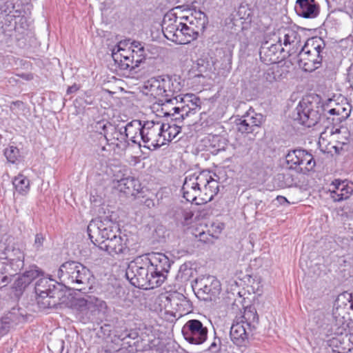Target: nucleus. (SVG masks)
Here are the masks:
<instances>
[{
  "mask_svg": "<svg viewBox=\"0 0 353 353\" xmlns=\"http://www.w3.org/2000/svg\"><path fill=\"white\" fill-rule=\"evenodd\" d=\"M242 318L245 321H243V324L245 323L250 330L255 329L259 321L256 310L252 305L245 308Z\"/></svg>",
  "mask_w": 353,
  "mask_h": 353,
  "instance_id": "34",
  "label": "nucleus"
},
{
  "mask_svg": "<svg viewBox=\"0 0 353 353\" xmlns=\"http://www.w3.org/2000/svg\"><path fill=\"white\" fill-rule=\"evenodd\" d=\"M132 54L131 56H133V62H134V70L137 68L141 66L142 63H144L148 59L150 60V57H148V54L146 53L147 51L138 52L135 49H131Z\"/></svg>",
  "mask_w": 353,
  "mask_h": 353,
  "instance_id": "50",
  "label": "nucleus"
},
{
  "mask_svg": "<svg viewBox=\"0 0 353 353\" xmlns=\"http://www.w3.org/2000/svg\"><path fill=\"white\" fill-rule=\"evenodd\" d=\"M150 261H148L146 254L136 257L130 261L125 270V276L130 283L140 289H148L149 282L146 270Z\"/></svg>",
  "mask_w": 353,
  "mask_h": 353,
  "instance_id": "8",
  "label": "nucleus"
},
{
  "mask_svg": "<svg viewBox=\"0 0 353 353\" xmlns=\"http://www.w3.org/2000/svg\"><path fill=\"white\" fill-rule=\"evenodd\" d=\"M275 179L278 181V185L281 188H291L297 184L296 178L289 172L278 174Z\"/></svg>",
  "mask_w": 353,
  "mask_h": 353,
  "instance_id": "42",
  "label": "nucleus"
},
{
  "mask_svg": "<svg viewBox=\"0 0 353 353\" xmlns=\"http://www.w3.org/2000/svg\"><path fill=\"white\" fill-rule=\"evenodd\" d=\"M174 38V39L172 40V42L177 44H185V41L186 40L185 39L184 32L182 30V22L181 23L180 27L176 30Z\"/></svg>",
  "mask_w": 353,
  "mask_h": 353,
  "instance_id": "58",
  "label": "nucleus"
},
{
  "mask_svg": "<svg viewBox=\"0 0 353 353\" xmlns=\"http://www.w3.org/2000/svg\"><path fill=\"white\" fill-rule=\"evenodd\" d=\"M4 316L8 319V321H10L12 326L19 324L24 320L23 315L20 313L19 310L15 308H12Z\"/></svg>",
  "mask_w": 353,
  "mask_h": 353,
  "instance_id": "51",
  "label": "nucleus"
},
{
  "mask_svg": "<svg viewBox=\"0 0 353 353\" xmlns=\"http://www.w3.org/2000/svg\"><path fill=\"white\" fill-rule=\"evenodd\" d=\"M322 107L303 98L292 114V118L299 124L307 128L316 125L322 118Z\"/></svg>",
  "mask_w": 353,
  "mask_h": 353,
  "instance_id": "7",
  "label": "nucleus"
},
{
  "mask_svg": "<svg viewBox=\"0 0 353 353\" xmlns=\"http://www.w3.org/2000/svg\"><path fill=\"white\" fill-rule=\"evenodd\" d=\"M188 177H191L192 181L196 185V187L199 188H201L206 187L210 181L213 179L210 175L209 172L203 171L200 172L199 174H193L188 176Z\"/></svg>",
  "mask_w": 353,
  "mask_h": 353,
  "instance_id": "41",
  "label": "nucleus"
},
{
  "mask_svg": "<svg viewBox=\"0 0 353 353\" xmlns=\"http://www.w3.org/2000/svg\"><path fill=\"white\" fill-rule=\"evenodd\" d=\"M12 325L4 316L0 319V336L7 334Z\"/></svg>",
  "mask_w": 353,
  "mask_h": 353,
  "instance_id": "57",
  "label": "nucleus"
},
{
  "mask_svg": "<svg viewBox=\"0 0 353 353\" xmlns=\"http://www.w3.org/2000/svg\"><path fill=\"white\" fill-rule=\"evenodd\" d=\"M92 132L100 134L106 141L109 131L112 130V124L106 119L92 122L90 125Z\"/></svg>",
  "mask_w": 353,
  "mask_h": 353,
  "instance_id": "33",
  "label": "nucleus"
},
{
  "mask_svg": "<svg viewBox=\"0 0 353 353\" xmlns=\"http://www.w3.org/2000/svg\"><path fill=\"white\" fill-rule=\"evenodd\" d=\"M122 171V176L118 181L120 190L131 195L139 193L141 190V184L138 179L131 175V169L124 166Z\"/></svg>",
  "mask_w": 353,
  "mask_h": 353,
  "instance_id": "15",
  "label": "nucleus"
},
{
  "mask_svg": "<svg viewBox=\"0 0 353 353\" xmlns=\"http://www.w3.org/2000/svg\"><path fill=\"white\" fill-rule=\"evenodd\" d=\"M181 21L178 20L176 13H167L163 19L162 31L165 37L172 41L176 30L180 27Z\"/></svg>",
  "mask_w": 353,
  "mask_h": 353,
  "instance_id": "22",
  "label": "nucleus"
},
{
  "mask_svg": "<svg viewBox=\"0 0 353 353\" xmlns=\"http://www.w3.org/2000/svg\"><path fill=\"white\" fill-rule=\"evenodd\" d=\"M172 218L178 226H188L193 223L194 212L190 209L176 206L172 208Z\"/></svg>",
  "mask_w": 353,
  "mask_h": 353,
  "instance_id": "25",
  "label": "nucleus"
},
{
  "mask_svg": "<svg viewBox=\"0 0 353 353\" xmlns=\"http://www.w3.org/2000/svg\"><path fill=\"white\" fill-rule=\"evenodd\" d=\"M150 264L146 270L149 280L148 289L158 288L165 281L171 266V261L164 254L152 252L146 254Z\"/></svg>",
  "mask_w": 353,
  "mask_h": 353,
  "instance_id": "5",
  "label": "nucleus"
},
{
  "mask_svg": "<svg viewBox=\"0 0 353 353\" xmlns=\"http://www.w3.org/2000/svg\"><path fill=\"white\" fill-rule=\"evenodd\" d=\"M79 99L83 101L85 105H92L94 103V98L89 91L85 92L81 97H79Z\"/></svg>",
  "mask_w": 353,
  "mask_h": 353,
  "instance_id": "59",
  "label": "nucleus"
},
{
  "mask_svg": "<svg viewBox=\"0 0 353 353\" xmlns=\"http://www.w3.org/2000/svg\"><path fill=\"white\" fill-rule=\"evenodd\" d=\"M321 107L323 108L322 111L324 115H325L326 113H328L331 115H341L343 118L348 116V113H345V114H343L346 110L345 108L339 103H336L335 101L332 99H328V103Z\"/></svg>",
  "mask_w": 353,
  "mask_h": 353,
  "instance_id": "36",
  "label": "nucleus"
},
{
  "mask_svg": "<svg viewBox=\"0 0 353 353\" xmlns=\"http://www.w3.org/2000/svg\"><path fill=\"white\" fill-rule=\"evenodd\" d=\"M210 146L214 149L212 152L224 150L226 146V140L220 135H212L209 139Z\"/></svg>",
  "mask_w": 353,
  "mask_h": 353,
  "instance_id": "47",
  "label": "nucleus"
},
{
  "mask_svg": "<svg viewBox=\"0 0 353 353\" xmlns=\"http://www.w3.org/2000/svg\"><path fill=\"white\" fill-rule=\"evenodd\" d=\"M279 44L272 43L269 45L268 42L263 43L260 48L259 56L261 61L266 65L275 64L278 62V52L283 50L281 48V39L279 38Z\"/></svg>",
  "mask_w": 353,
  "mask_h": 353,
  "instance_id": "18",
  "label": "nucleus"
},
{
  "mask_svg": "<svg viewBox=\"0 0 353 353\" xmlns=\"http://www.w3.org/2000/svg\"><path fill=\"white\" fill-rule=\"evenodd\" d=\"M221 348L222 343L221 338L218 337L215 333L213 341L210 343L206 351H208L211 353H220L221 351Z\"/></svg>",
  "mask_w": 353,
  "mask_h": 353,
  "instance_id": "55",
  "label": "nucleus"
},
{
  "mask_svg": "<svg viewBox=\"0 0 353 353\" xmlns=\"http://www.w3.org/2000/svg\"><path fill=\"white\" fill-rule=\"evenodd\" d=\"M44 272L35 264H30L22 273H19L14 279L12 290L16 296H21L26 289L36 279L43 276Z\"/></svg>",
  "mask_w": 353,
  "mask_h": 353,
  "instance_id": "11",
  "label": "nucleus"
},
{
  "mask_svg": "<svg viewBox=\"0 0 353 353\" xmlns=\"http://www.w3.org/2000/svg\"><path fill=\"white\" fill-rule=\"evenodd\" d=\"M46 241V234L42 232H38L34 236V243L32 247L37 252H41L43 250V245Z\"/></svg>",
  "mask_w": 353,
  "mask_h": 353,
  "instance_id": "54",
  "label": "nucleus"
},
{
  "mask_svg": "<svg viewBox=\"0 0 353 353\" xmlns=\"http://www.w3.org/2000/svg\"><path fill=\"white\" fill-rule=\"evenodd\" d=\"M306 46V48H309V47H314V50L316 54H322V57L325 58L327 52V48L326 47L325 41L320 37H313L309 38L306 42L305 43Z\"/></svg>",
  "mask_w": 353,
  "mask_h": 353,
  "instance_id": "35",
  "label": "nucleus"
},
{
  "mask_svg": "<svg viewBox=\"0 0 353 353\" xmlns=\"http://www.w3.org/2000/svg\"><path fill=\"white\" fill-rule=\"evenodd\" d=\"M182 334L187 342L193 345H202L208 338L206 323L198 319H190L183 326Z\"/></svg>",
  "mask_w": 353,
  "mask_h": 353,
  "instance_id": "10",
  "label": "nucleus"
},
{
  "mask_svg": "<svg viewBox=\"0 0 353 353\" xmlns=\"http://www.w3.org/2000/svg\"><path fill=\"white\" fill-rule=\"evenodd\" d=\"M34 291L38 296V304L43 309L57 308L59 305L69 304L70 296L65 285L50 278L41 276L38 279Z\"/></svg>",
  "mask_w": 353,
  "mask_h": 353,
  "instance_id": "4",
  "label": "nucleus"
},
{
  "mask_svg": "<svg viewBox=\"0 0 353 353\" xmlns=\"http://www.w3.org/2000/svg\"><path fill=\"white\" fill-rule=\"evenodd\" d=\"M255 205L256 209L258 210L264 211L266 210L265 204L263 203V201L261 200L256 199Z\"/></svg>",
  "mask_w": 353,
  "mask_h": 353,
  "instance_id": "64",
  "label": "nucleus"
},
{
  "mask_svg": "<svg viewBox=\"0 0 353 353\" xmlns=\"http://www.w3.org/2000/svg\"><path fill=\"white\" fill-rule=\"evenodd\" d=\"M314 48L316 47L310 46L309 48H306L304 44L299 53V65L305 72H312L321 68L325 59L322 57V54H316Z\"/></svg>",
  "mask_w": 353,
  "mask_h": 353,
  "instance_id": "13",
  "label": "nucleus"
},
{
  "mask_svg": "<svg viewBox=\"0 0 353 353\" xmlns=\"http://www.w3.org/2000/svg\"><path fill=\"white\" fill-rule=\"evenodd\" d=\"M112 130L109 131V134L106 140V143L112 144L116 143L117 145L119 144L124 148H128L130 143L128 141V134L123 132V127L119 128L118 126L112 124Z\"/></svg>",
  "mask_w": 353,
  "mask_h": 353,
  "instance_id": "28",
  "label": "nucleus"
},
{
  "mask_svg": "<svg viewBox=\"0 0 353 353\" xmlns=\"http://www.w3.org/2000/svg\"><path fill=\"white\" fill-rule=\"evenodd\" d=\"M181 192L183 198L188 202L194 203L196 205L201 204V201H198V196L202 194L201 188L196 187L191 180V177L185 176L184 183L183 184Z\"/></svg>",
  "mask_w": 353,
  "mask_h": 353,
  "instance_id": "23",
  "label": "nucleus"
},
{
  "mask_svg": "<svg viewBox=\"0 0 353 353\" xmlns=\"http://www.w3.org/2000/svg\"><path fill=\"white\" fill-rule=\"evenodd\" d=\"M302 152L303 149H295L288 152L285 155V162L288 169L294 170L297 173H301V160L303 158Z\"/></svg>",
  "mask_w": 353,
  "mask_h": 353,
  "instance_id": "30",
  "label": "nucleus"
},
{
  "mask_svg": "<svg viewBox=\"0 0 353 353\" xmlns=\"http://www.w3.org/2000/svg\"><path fill=\"white\" fill-rule=\"evenodd\" d=\"M132 54L130 48L123 49L119 45L117 51H113L112 56L120 70L132 71L134 68Z\"/></svg>",
  "mask_w": 353,
  "mask_h": 353,
  "instance_id": "21",
  "label": "nucleus"
},
{
  "mask_svg": "<svg viewBox=\"0 0 353 353\" xmlns=\"http://www.w3.org/2000/svg\"><path fill=\"white\" fill-rule=\"evenodd\" d=\"M3 154L8 163L12 164H18L23 160V156L19 149L13 145H10L3 150Z\"/></svg>",
  "mask_w": 353,
  "mask_h": 353,
  "instance_id": "37",
  "label": "nucleus"
},
{
  "mask_svg": "<svg viewBox=\"0 0 353 353\" xmlns=\"http://www.w3.org/2000/svg\"><path fill=\"white\" fill-rule=\"evenodd\" d=\"M143 89L145 94L157 99L164 108L168 109L167 105L170 103L179 105L181 98L185 97L182 94H177L181 90V85L176 79L173 80L168 75H161L152 77L144 83Z\"/></svg>",
  "mask_w": 353,
  "mask_h": 353,
  "instance_id": "2",
  "label": "nucleus"
},
{
  "mask_svg": "<svg viewBox=\"0 0 353 353\" xmlns=\"http://www.w3.org/2000/svg\"><path fill=\"white\" fill-rule=\"evenodd\" d=\"M100 232L103 240L111 239L114 234H117L120 232L119 225L113 222L108 216L98 217Z\"/></svg>",
  "mask_w": 353,
  "mask_h": 353,
  "instance_id": "24",
  "label": "nucleus"
},
{
  "mask_svg": "<svg viewBox=\"0 0 353 353\" xmlns=\"http://www.w3.org/2000/svg\"><path fill=\"white\" fill-rule=\"evenodd\" d=\"M181 100L179 105H176L171 110H164V108H161L163 116L166 118V122H161L164 125L161 134L163 145L173 140L181 132V123L186 117L194 115L201 108L200 98L194 94H186Z\"/></svg>",
  "mask_w": 353,
  "mask_h": 353,
  "instance_id": "1",
  "label": "nucleus"
},
{
  "mask_svg": "<svg viewBox=\"0 0 353 353\" xmlns=\"http://www.w3.org/2000/svg\"><path fill=\"white\" fill-rule=\"evenodd\" d=\"M10 110L12 111H14L17 110H24V103L21 101H12L10 104Z\"/></svg>",
  "mask_w": 353,
  "mask_h": 353,
  "instance_id": "62",
  "label": "nucleus"
},
{
  "mask_svg": "<svg viewBox=\"0 0 353 353\" xmlns=\"http://www.w3.org/2000/svg\"><path fill=\"white\" fill-rule=\"evenodd\" d=\"M17 21H12V17H1L0 19V43L11 46L17 39Z\"/></svg>",
  "mask_w": 353,
  "mask_h": 353,
  "instance_id": "16",
  "label": "nucleus"
},
{
  "mask_svg": "<svg viewBox=\"0 0 353 353\" xmlns=\"http://www.w3.org/2000/svg\"><path fill=\"white\" fill-rule=\"evenodd\" d=\"M249 333L242 323L232 324L230 328V336L232 341L238 346H242L248 340Z\"/></svg>",
  "mask_w": 353,
  "mask_h": 353,
  "instance_id": "27",
  "label": "nucleus"
},
{
  "mask_svg": "<svg viewBox=\"0 0 353 353\" xmlns=\"http://www.w3.org/2000/svg\"><path fill=\"white\" fill-rule=\"evenodd\" d=\"M196 236L199 237L200 241H202L203 243H207L210 240V234L209 233H206L205 232H199V234L198 235L196 234Z\"/></svg>",
  "mask_w": 353,
  "mask_h": 353,
  "instance_id": "63",
  "label": "nucleus"
},
{
  "mask_svg": "<svg viewBox=\"0 0 353 353\" xmlns=\"http://www.w3.org/2000/svg\"><path fill=\"white\" fill-rule=\"evenodd\" d=\"M129 239L127 235H121V231L114 234L110 239L103 240L101 243V250H105L110 255H126L130 252L128 246Z\"/></svg>",
  "mask_w": 353,
  "mask_h": 353,
  "instance_id": "12",
  "label": "nucleus"
},
{
  "mask_svg": "<svg viewBox=\"0 0 353 353\" xmlns=\"http://www.w3.org/2000/svg\"><path fill=\"white\" fill-rule=\"evenodd\" d=\"M90 314L93 312L98 311H101L104 309H106L107 305L106 303L98 299L97 297L90 296Z\"/></svg>",
  "mask_w": 353,
  "mask_h": 353,
  "instance_id": "53",
  "label": "nucleus"
},
{
  "mask_svg": "<svg viewBox=\"0 0 353 353\" xmlns=\"http://www.w3.org/2000/svg\"><path fill=\"white\" fill-rule=\"evenodd\" d=\"M336 139V144L332 146L335 151L336 154H340L341 151L343 150V145L346 144V142L344 141H340L339 137H334Z\"/></svg>",
  "mask_w": 353,
  "mask_h": 353,
  "instance_id": "61",
  "label": "nucleus"
},
{
  "mask_svg": "<svg viewBox=\"0 0 353 353\" xmlns=\"http://www.w3.org/2000/svg\"><path fill=\"white\" fill-rule=\"evenodd\" d=\"M194 290H197L199 295H206L203 296V299H212V297L218 295L221 291V283L213 276H203L195 280V285L192 286Z\"/></svg>",
  "mask_w": 353,
  "mask_h": 353,
  "instance_id": "14",
  "label": "nucleus"
},
{
  "mask_svg": "<svg viewBox=\"0 0 353 353\" xmlns=\"http://www.w3.org/2000/svg\"><path fill=\"white\" fill-rule=\"evenodd\" d=\"M164 125L161 121H143L142 131H141V139L148 145L147 148L154 150L163 145L162 140V131Z\"/></svg>",
  "mask_w": 353,
  "mask_h": 353,
  "instance_id": "9",
  "label": "nucleus"
},
{
  "mask_svg": "<svg viewBox=\"0 0 353 353\" xmlns=\"http://www.w3.org/2000/svg\"><path fill=\"white\" fill-rule=\"evenodd\" d=\"M192 26H190L187 22L182 21V30L184 32L185 44L190 43L197 39L199 34L194 29Z\"/></svg>",
  "mask_w": 353,
  "mask_h": 353,
  "instance_id": "49",
  "label": "nucleus"
},
{
  "mask_svg": "<svg viewBox=\"0 0 353 353\" xmlns=\"http://www.w3.org/2000/svg\"><path fill=\"white\" fill-rule=\"evenodd\" d=\"M302 156L303 158H301V168L302 169L301 173L305 174L314 170L316 165V161L312 154L305 150H303Z\"/></svg>",
  "mask_w": 353,
  "mask_h": 353,
  "instance_id": "40",
  "label": "nucleus"
},
{
  "mask_svg": "<svg viewBox=\"0 0 353 353\" xmlns=\"http://www.w3.org/2000/svg\"><path fill=\"white\" fill-rule=\"evenodd\" d=\"M110 335H112L114 339H118L124 341L128 339H136L139 336V332L137 330H128L125 325L124 322L119 323L110 331Z\"/></svg>",
  "mask_w": 353,
  "mask_h": 353,
  "instance_id": "26",
  "label": "nucleus"
},
{
  "mask_svg": "<svg viewBox=\"0 0 353 353\" xmlns=\"http://www.w3.org/2000/svg\"><path fill=\"white\" fill-rule=\"evenodd\" d=\"M71 307L80 312H85L86 315H88L90 313V296L86 295L85 297L74 299L71 302Z\"/></svg>",
  "mask_w": 353,
  "mask_h": 353,
  "instance_id": "39",
  "label": "nucleus"
},
{
  "mask_svg": "<svg viewBox=\"0 0 353 353\" xmlns=\"http://www.w3.org/2000/svg\"><path fill=\"white\" fill-rule=\"evenodd\" d=\"M194 273V270L190 265L184 263L180 266L176 277L178 279H180L181 282H185L190 281V279L193 277Z\"/></svg>",
  "mask_w": 353,
  "mask_h": 353,
  "instance_id": "48",
  "label": "nucleus"
},
{
  "mask_svg": "<svg viewBox=\"0 0 353 353\" xmlns=\"http://www.w3.org/2000/svg\"><path fill=\"white\" fill-rule=\"evenodd\" d=\"M12 183L15 191L19 194L26 195L30 190L29 179L23 174H19L17 176H15Z\"/></svg>",
  "mask_w": 353,
  "mask_h": 353,
  "instance_id": "38",
  "label": "nucleus"
},
{
  "mask_svg": "<svg viewBox=\"0 0 353 353\" xmlns=\"http://www.w3.org/2000/svg\"><path fill=\"white\" fill-rule=\"evenodd\" d=\"M25 257L18 245L0 244V286H7L24 269Z\"/></svg>",
  "mask_w": 353,
  "mask_h": 353,
  "instance_id": "3",
  "label": "nucleus"
},
{
  "mask_svg": "<svg viewBox=\"0 0 353 353\" xmlns=\"http://www.w3.org/2000/svg\"><path fill=\"white\" fill-rule=\"evenodd\" d=\"M130 49H135V50H137L138 52H141L143 51H149V49L148 48L144 47V45L140 41H134L131 43V46L129 48Z\"/></svg>",
  "mask_w": 353,
  "mask_h": 353,
  "instance_id": "60",
  "label": "nucleus"
},
{
  "mask_svg": "<svg viewBox=\"0 0 353 353\" xmlns=\"http://www.w3.org/2000/svg\"><path fill=\"white\" fill-rule=\"evenodd\" d=\"M90 271L83 264L74 261H68L62 263L57 272L61 283L66 285H83L89 280Z\"/></svg>",
  "mask_w": 353,
  "mask_h": 353,
  "instance_id": "6",
  "label": "nucleus"
},
{
  "mask_svg": "<svg viewBox=\"0 0 353 353\" xmlns=\"http://www.w3.org/2000/svg\"><path fill=\"white\" fill-rule=\"evenodd\" d=\"M281 69L279 65H273L265 70L263 74V79L269 83L277 81L281 76Z\"/></svg>",
  "mask_w": 353,
  "mask_h": 353,
  "instance_id": "46",
  "label": "nucleus"
},
{
  "mask_svg": "<svg viewBox=\"0 0 353 353\" xmlns=\"http://www.w3.org/2000/svg\"><path fill=\"white\" fill-rule=\"evenodd\" d=\"M97 223H99L98 218L92 219L87 227V233L91 242L101 249V243H102L103 239L99 225H97Z\"/></svg>",
  "mask_w": 353,
  "mask_h": 353,
  "instance_id": "31",
  "label": "nucleus"
},
{
  "mask_svg": "<svg viewBox=\"0 0 353 353\" xmlns=\"http://www.w3.org/2000/svg\"><path fill=\"white\" fill-rule=\"evenodd\" d=\"M143 121L134 119L127 123L123 127V132L128 134V141H131L132 143L138 144L141 146L140 141L137 139L138 134L141 137L142 131Z\"/></svg>",
  "mask_w": 353,
  "mask_h": 353,
  "instance_id": "29",
  "label": "nucleus"
},
{
  "mask_svg": "<svg viewBox=\"0 0 353 353\" xmlns=\"http://www.w3.org/2000/svg\"><path fill=\"white\" fill-rule=\"evenodd\" d=\"M208 23V17L207 16H203V20L202 19H193V14H191V20H190V26H192L194 27V30L196 31V32L199 34V32H203L206 27V25Z\"/></svg>",
  "mask_w": 353,
  "mask_h": 353,
  "instance_id": "52",
  "label": "nucleus"
},
{
  "mask_svg": "<svg viewBox=\"0 0 353 353\" xmlns=\"http://www.w3.org/2000/svg\"><path fill=\"white\" fill-rule=\"evenodd\" d=\"M299 37V34L292 30L288 29L285 30L283 44L285 46L294 43Z\"/></svg>",
  "mask_w": 353,
  "mask_h": 353,
  "instance_id": "56",
  "label": "nucleus"
},
{
  "mask_svg": "<svg viewBox=\"0 0 353 353\" xmlns=\"http://www.w3.org/2000/svg\"><path fill=\"white\" fill-rule=\"evenodd\" d=\"M203 196L200 198L202 203H206L211 201L219 191V183L212 179L210 183L201 188Z\"/></svg>",
  "mask_w": 353,
  "mask_h": 353,
  "instance_id": "32",
  "label": "nucleus"
},
{
  "mask_svg": "<svg viewBox=\"0 0 353 353\" xmlns=\"http://www.w3.org/2000/svg\"><path fill=\"white\" fill-rule=\"evenodd\" d=\"M237 130L241 134H254L257 133L256 129L254 128L252 124L248 121L245 115L236 120Z\"/></svg>",
  "mask_w": 353,
  "mask_h": 353,
  "instance_id": "43",
  "label": "nucleus"
},
{
  "mask_svg": "<svg viewBox=\"0 0 353 353\" xmlns=\"http://www.w3.org/2000/svg\"><path fill=\"white\" fill-rule=\"evenodd\" d=\"M0 19L1 17H11L12 21H16L18 10H15L14 4L10 1H7L1 6Z\"/></svg>",
  "mask_w": 353,
  "mask_h": 353,
  "instance_id": "44",
  "label": "nucleus"
},
{
  "mask_svg": "<svg viewBox=\"0 0 353 353\" xmlns=\"http://www.w3.org/2000/svg\"><path fill=\"white\" fill-rule=\"evenodd\" d=\"M170 306L176 312H179L180 316L190 313L192 310V304L191 301L183 294L178 292H174L166 297Z\"/></svg>",
  "mask_w": 353,
  "mask_h": 353,
  "instance_id": "19",
  "label": "nucleus"
},
{
  "mask_svg": "<svg viewBox=\"0 0 353 353\" xmlns=\"http://www.w3.org/2000/svg\"><path fill=\"white\" fill-rule=\"evenodd\" d=\"M333 190L330 191L331 198L334 201H341L350 197L353 193V185L347 181L335 179L332 183Z\"/></svg>",
  "mask_w": 353,
  "mask_h": 353,
  "instance_id": "20",
  "label": "nucleus"
},
{
  "mask_svg": "<svg viewBox=\"0 0 353 353\" xmlns=\"http://www.w3.org/2000/svg\"><path fill=\"white\" fill-rule=\"evenodd\" d=\"M245 118L256 130L261 127L264 121L263 116L260 113H256L254 110L250 108L245 114Z\"/></svg>",
  "mask_w": 353,
  "mask_h": 353,
  "instance_id": "45",
  "label": "nucleus"
},
{
  "mask_svg": "<svg viewBox=\"0 0 353 353\" xmlns=\"http://www.w3.org/2000/svg\"><path fill=\"white\" fill-rule=\"evenodd\" d=\"M294 10L301 17L314 19L319 15L320 6L316 0H296Z\"/></svg>",
  "mask_w": 353,
  "mask_h": 353,
  "instance_id": "17",
  "label": "nucleus"
}]
</instances>
